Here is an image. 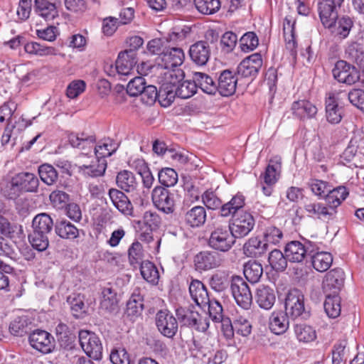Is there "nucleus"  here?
Wrapping results in <instances>:
<instances>
[{"label":"nucleus","mask_w":364,"mask_h":364,"mask_svg":"<svg viewBox=\"0 0 364 364\" xmlns=\"http://www.w3.org/2000/svg\"><path fill=\"white\" fill-rule=\"evenodd\" d=\"M232 230L226 224H214L208 240L209 246L218 251L228 252L235 242Z\"/></svg>","instance_id":"nucleus-1"},{"label":"nucleus","mask_w":364,"mask_h":364,"mask_svg":"<svg viewBox=\"0 0 364 364\" xmlns=\"http://www.w3.org/2000/svg\"><path fill=\"white\" fill-rule=\"evenodd\" d=\"M80 345L90 358L100 360L102 357V345L99 337L93 332L80 330L78 333Z\"/></svg>","instance_id":"nucleus-2"},{"label":"nucleus","mask_w":364,"mask_h":364,"mask_svg":"<svg viewBox=\"0 0 364 364\" xmlns=\"http://www.w3.org/2000/svg\"><path fill=\"white\" fill-rule=\"evenodd\" d=\"M230 289L237 304L248 310L252 304V295L247 283L241 277H232Z\"/></svg>","instance_id":"nucleus-3"},{"label":"nucleus","mask_w":364,"mask_h":364,"mask_svg":"<svg viewBox=\"0 0 364 364\" xmlns=\"http://www.w3.org/2000/svg\"><path fill=\"white\" fill-rule=\"evenodd\" d=\"M255 220L252 213L247 210L240 212L233 217L228 226L232 231L235 238H243L254 228Z\"/></svg>","instance_id":"nucleus-4"},{"label":"nucleus","mask_w":364,"mask_h":364,"mask_svg":"<svg viewBox=\"0 0 364 364\" xmlns=\"http://www.w3.org/2000/svg\"><path fill=\"white\" fill-rule=\"evenodd\" d=\"M166 88H163L161 91V105L166 107L171 105L176 97L181 99H188L192 97L196 92V86L194 80L182 81L178 86L177 89L173 91H165Z\"/></svg>","instance_id":"nucleus-5"},{"label":"nucleus","mask_w":364,"mask_h":364,"mask_svg":"<svg viewBox=\"0 0 364 364\" xmlns=\"http://www.w3.org/2000/svg\"><path fill=\"white\" fill-rule=\"evenodd\" d=\"M178 320L183 326L193 328L198 331L205 332L209 328V320L203 317L197 311L182 307L176 311Z\"/></svg>","instance_id":"nucleus-6"},{"label":"nucleus","mask_w":364,"mask_h":364,"mask_svg":"<svg viewBox=\"0 0 364 364\" xmlns=\"http://www.w3.org/2000/svg\"><path fill=\"white\" fill-rule=\"evenodd\" d=\"M285 312L293 319L304 318L306 312L304 307V296L297 289H290L285 298Z\"/></svg>","instance_id":"nucleus-7"},{"label":"nucleus","mask_w":364,"mask_h":364,"mask_svg":"<svg viewBox=\"0 0 364 364\" xmlns=\"http://www.w3.org/2000/svg\"><path fill=\"white\" fill-rule=\"evenodd\" d=\"M333 77L339 82L348 85H353L360 80V72L354 66L344 60H338L332 70Z\"/></svg>","instance_id":"nucleus-8"},{"label":"nucleus","mask_w":364,"mask_h":364,"mask_svg":"<svg viewBox=\"0 0 364 364\" xmlns=\"http://www.w3.org/2000/svg\"><path fill=\"white\" fill-rule=\"evenodd\" d=\"M151 198L154 205L159 210L166 214L174 211V194L166 188L161 186H156L152 191Z\"/></svg>","instance_id":"nucleus-9"},{"label":"nucleus","mask_w":364,"mask_h":364,"mask_svg":"<svg viewBox=\"0 0 364 364\" xmlns=\"http://www.w3.org/2000/svg\"><path fill=\"white\" fill-rule=\"evenodd\" d=\"M28 342L33 348L43 354L50 353L55 349V339L46 331H33L28 336Z\"/></svg>","instance_id":"nucleus-10"},{"label":"nucleus","mask_w":364,"mask_h":364,"mask_svg":"<svg viewBox=\"0 0 364 364\" xmlns=\"http://www.w3.org/2000/svg\"><path fill=\"white\" fill-rule=\"evenodd\" d=\"M155 322L159 331L167 338H173L178 331L177 319L168 310L159 311L156 314Z\"/></svg>","instance_id":"nucleus-11"},{"label":"nucleus","mask_w":364,"mask_h":364,"mask_svg":"<svg viewBox=\"0 0 364 364\" xmlns=\"http://www.w3.org/2000/svg\"><path fill=\"white\" fill-rule=\"evenodd\" d=\"M331 18L327 17V20H329L328 23H326L323 19H321L323 26L329 28L331 33L341 40L347 38L353 26L351 18L348 16L338 18V11H336V16L333 18L331 17Z\"/></svg>","instance_id":"nucleus-12"},{"label":"nucleus","mask_w":364,"mask_h":364,"mask_svg":"<svg viewBox=\"0 0 364 364\" xmlns=\"http://www.w3.org/2000/svg\"><path fill=\"white\" fill-rule=\"evenodd\" d=\"M185 54L181 48L167 46L157 58V63L166 70L178 67L183 63Z\"/></svg>","instance_id":"nucleus-13"},{"label":"nucleus","mask_w":364,"mask_h":364,"mask_svg":"<svg viewBox=\"0 0 364 364\" xmlns=\"http://www.w3.org/2000/svg\"><path fill=\"white\" fill-rule=\"evenodd\" d=\"M193 263L197 271L205 272L220 267L223 259L216 252L201 251L194 257Z\"/></svg>","instance_id":"nucleus-14"},{"label":"nucleus","mask_w":364,"mask_h":364,"mask_svg":"<svg viewBox=\"0 0 364 364\" xmlns=\"http://www.w3.org/2000/svg\"><path fill=\"white\" fill-rule=\"evenodd\" d=\"M263 64L262 55L255 53L245 58L237 67V73L244 77H255Z\"/></svg>","instance_id":"nucleus-15"},{"label":"nucleus","mask_w":364,"mask_h":364,"mask_svg":"<svg viewBox=\"0 0 364 364\" xmlns=\"http://www.w3.org/2000/svg\"><path fill=\"white\" fill-rule=\"evenodd\" d=\"M314 250L311 242H309L307 246H305L299 241H291L287 244L284 252L287 258L290 262H301L304 260L307 252L311 254Z\"/></svg>","instance_id":"nucleus-16"},{"label":"nucleus","mask_w":364,"mask_h":364,"mask_svg":"<svg viewBox=\"0 0 364 364\" xmlns=\"http://www.w3.org/2000/svg\"><path fill=\"white\" fill-rule=\"evenodd\" d=\"M344 272L341 269H333L325 276L323 289L326 294H338L343 286Z\"/></svg>","instance_id":"nucleus-17"},{"label":"nucleus","mask_w":364,"mask_h":364,"mask_svg":"<svg viewBox=\"0 0 364 364\" xmlns=\"http://www.w3.org/2000/svg\"><path fill=\"white\" fill-rule=\"evenodd\" d=\"M305 212L309 217L329 220L334 218L337 210H333L328 206L326 203L321 202H309L304 205Z\"/></svg>","instance_id":"nucleus-18"},{"label":"nucleus","mask_w":364,"mask_h":364,"mask_svg":"<svg viewBox=\"0 0 364 364\" xmlns=\"http://www.w3.org/2000/svg\"><path fill=\"white\" fill-rule=\"evenodd\" d=\"M237 83L236 74L229 70H225L220 73L218 77V85L216 84L217 92L224 97L231 96L235 92Z\"/></svg>","instance_id":"nucleus-19"},{"label":"nucleus","mask_w":364,"mask_h":364,"mask_svg":"<svg viewBox=\"0 0 364 364\" xmlns=\"http://www.w3.org/2000/svg\"><path fill=\"white\" fill-rule=\"evenodd\" d=\"M191 60L198 65H206L210 56V48L207 41H198L190 46L188 50Z\"/></svg>","instance_id":"nucleus-20"},{"label":"nucleus","mask_w":364,"mask_h":364,"mask_svg":"<svg viewBox=\"0 0 364 364\" xmlns=\"http://www.w3.org/2000/svg\"><path fill=\"white\" fill-rule=\"evenodd\" d=\"M293 116L301 120L314 118L317 114L318 109L316 105L306 100L294 101L291 106Z\"/></svg>","instance_id":"nucleus-21"},{"label":"nucleus","mask_w":364,"mask_h":364,"mask_svg":"<svg viewBox=\"0 0 364 364\" xmlns=\"http://www.w3.org/2000/svg\"><path fill=\"white\" fill-rule=\"evenodd\" d=\"M136 63V53L133 50H125L119 53L115 68L119 75L127 76L131 73Z\"/></svg>","instance_id":"nucleus-22"},{"label":"nucleus","mask_w":364,"mask_h":364,"mask_svg":"<svg viewBox=\"0 0 364 364\" xmlns=\"http://www.w3.org/2000/svg\"><path fill=\"white\" fill-rule=\"evenodd\" d=\"M109 196L114 206L126 216H134V209L128 197L121 191L111 188Z\"/></svg>","instance_id":"nucleus-23"},{"label":"nucleus","mask_w":364,"mask_h":364,"mask_svg":"<svg viewBox=\"0 0 364 364\" xmlns=\"http://www.w3.org/2000/svg\"><path fill=\"white\" fill-rule=\"evenodd\" d=\"M289 315L284 311H274L269 318V328L276 335L284 333L289 326Z\"/></svg>","instance_id":"nucleus-24"},{"label":"nucleus","mask_w":364,"mask_h":364,"mask_svg":"<svg viewBox=\"0 0 364 364\" xmlns=\"http://www.w3.org/2000/svg\"><path fill=\"white\" fill-rule=\"evenodd\" d=\"M245 204V196L242 193H237L230 201L221 206L220 209V215L223 217L228 218L230 215L233 217L240 212H245L246 211L243 209Z\"/></svg>","instance_id":"nucleus-25"},{"label":"nucleus","mask_w":364,"mask_h":364,"mask_svg":"<svg viewBox=\"0 0 364 364\" xmlns=\"http://www.w3.org/2000/svg\"><path fill=\"white\" fill-rule=\"evenodd\" d=\"M189 293L193 301L200 307L207 306L210 297L207 289L199 280H193L189 286Z\"/></svg>","instance_id":"nucleus-26"},{"label":"nucleus","mask_w":364,"mask_h":364,"mask_svg":"<svg viewBox=\"0 0 364 364\" xmlns=\"http://www.w3.org/2000/svg\"><path fill=\"white\" fill-rule=\"evenodd\" d=\"M183 77V73L181 70L170 69L164 73V79L162 80L161 85L159 88V102L161 103V91L163 88L165 91H173L177 89V86L182 82Z\"/></svg>","instance_id":"nucleus-27"},{"label":"nucleus","mask_w":364,"mask_h":364,"mask_svg":"<svg viewBox=\"0 0 364 364\" xmlns=\"http://www.w3.org/2000/svg\"><path fill=\"white\" fill-rule=\"evenodd\" d=\"M34 11L46 21H52L58 16L56 4L50 1L35 0Z\"/></svg>","instance_id":"nucleus-28"},{"label":"nucleus","mask_w":364,"mask_h":364,"mask_svg":"<svg viewBox=\"0 0 364 364\" xmlns=\"http://www.w3.org/2000/svg\"><path fill=\"white\" fill-rule=\"evenodd\" d=\"M206 218V210L201 205L193 206L188 209L184 215L186 223L191 228L201 227L205 224Z\"/></svg>","instance_id":"nucleus-29"},{"label":"nucleus","mask_w":364,"mask_h":364,"mask_svg":"<svg viewBox=\"0 0 364 364\" xmlns=\"http://www.w3.org/2000/svg\"><path fill=\"white\" fill-rule=\"evenodd\" d=\"M295 23L296 21L290 16L285 17L283 23V31L286 47L292 54H296L297 47L295 37Z\"/></svg>","instance_id":"nucleus-30"},{"label":"nucleus","mask_w":364,"mask_h":364,"mask_svg":"<svg viewBox=\"0 0 364 364\" xmlns=\"http://www.w3.org/2000/svg\"><path fill=\"white\" fill-rule=\"evenodd\" d=\"M256 301L260 308L270 309L276 300L274 291L269 287L260 285L256 291Z\"/></svg>","instance_id":"nucleus-31"},{"label":"nucleus","mask_w":364,"mask_h":364,"mask_svg":"<svg viewBox=\"0 0 364 364\" xmlns=\"http://www.w3.org/2000/svg\"><path fill=\"white\" fill-rule=\"evenodd\" d=\"M17 186L22 192H36L39 181L38 178L31 173L21 172L14 176Z\"/></svg>","instance_id":"nucleus-32"},{"label":"nucleus","mask_w":364,"mask_h":364,"mask_svg":"<svg viewBox=\"0 0 364 364\" xmlns=\"http://www.w3.org/2000/svg\"><path fill=\"white\" fill-rule=\"evenodd\" d=\"M268 244L263 242L259 237H250L244 245V253L250 257H257L267 251Z\"/></svg>","instance_id":"nucleus-33"},{"label":"nucleus","mask_w":364,"mask_h":364,"mask_svg":"<svg viewBox=\"0 0 364 364\" xmlns=\"http://www.w3.org/2000/svg\"><path fill=\"white\" fill-rule=\"evenodd\" d=\"M281 172L280 159L275 157L269 161L265 171L261 174L260 178L264 183L275 185L278 181Z\"/></svg>","instance_id":"nucleus-34"},{"label":"nucleus","mask_w":364,"mask_h":364,"mask_svg":"<svg viewBox=\"0 0 364 364\" xmlns=\"http://www.w3.org/2000/svg\"><path fill=\"white\" fill-rule=\"evenodd\" d=\"M117 184L119 188L128 192L135 193L139 183L131 171L124 170L120 171L117 176Z\"/></svg>","instance_id":"nucleus-35"},{"label":"nucleus","mask_w":364,"mask_h":364,"mask_svg":"<svg viewBox=\"0 0 364 364\" xmlns=\"http://www.w3.org/2000/svg\"><path fill=\"white\" fill-rule=\"evenodd\" d=\"M193 79L196 88H200L203 92L208 95H215L217 92L216 83L208 75L204 73L195 72L193 74Z\"/></svg>","instance_id":"nucleus-36"},{"label":"nucleus","mask_w":364,"mask_h":364,"mask_svg":"<svg viewBox=\"0 0 364 364\" xmlns=\"http://www.w3.org/2000/svg\"><path fill=\"white\" fill-rule=\"evenodd\" d=\"M344 0H323L318 4V14L320 19H323L326 23L329 22L327 17L330 19L331 17L336 16V11L340 8L343 3Z\"/></svg>","instance_id":"nucleus-37"},{"label":"nucleus","mask_w":364,"mask_h":364,"mask_svg":"<svg viewBox=\"0 0 364 364\" xmlns=\"http://www.w3.org/2000/svg\"><path fill=\"white\" fill-rule=\"evenodd\" d=\"M348 195L347 189L344 186H338L335 188H331V191L326 195L325 200L328 206L336 210V208L346 198Z\"/></svg>","instance_id":"nucleus-38"},{"label":"nucleus","mask_w":364,"mask_h":364,"mask_svg":"<svg viewBox=\"0 0 364 364\" xmlns=\"http://www.w3.org/2000/svg\"><path fill=\"white\" fill-rule=\"evenodd\" d=\"M143 297L139 293L134 292L127 303L126 314L131 320L141 315L144 309Z\"/></svg>","instance_id":"nucleus-39"},{"label":"nucleus","mask_w":364,"mask_h":364,"mask_svg":"<svg viewBox=\"0 0 364 364\" xmlns=\"http://www.w3.org/2000/svg\"><path fill=\"white\" fill-rule=\"evenodd\" d=\"M31 321L26 315L15 317L10 323L9 332L15 336H23L30 330Z\"/></svg>","instance_id":"nucleus-40"},{"label":"nucleus","mask_w":364,"mask_h":364,"mask_svg":"<svg viewBox=\"0 0 364 364\" xmlns=\"http://www.w3.org/2000/svg\"><path fill=\"white\" fill-rule=\"evenodd\" d=\"M55 231L63 239L74 240L79 237V230L66 220L57 222L55 225Z\"/></svg>","instance_id":"nucleus-41"},{"label":"nucleus","mask_w":364,"mask_h":364,"mask_svg":"<svg viewBox=\"0 0 364 364\" xmlns=\"http://www.w3.org/2000/svg\"><path fill=\"white\" fill-rule=\"evenodd\" d=\"M53 227V221L47 213H40L32 221L33 232L48 235Z\"/></svg>","instance_id":"nucleus-42"},{"label":"nucleus","mask_w":364,"mask_h":364,"mask_svg":"<svg viewBox=\"0 0 364 364\" xmlns=\"http://www.w3.org/2000/svg\"><path fill=\"white\" fill-rule=\"evenodd\" d=\"M311 264L318 272H323L329 269L333 262V257L328 252H317L311 253Z\"/></svg>","instance_id":"nucleus-43"},{"label":"nucleus","mask_w":364,"mask_h":364,"mask_svg":"<svg viewBox=\"0 0 364 364\" xmlns=\"http://www.w3.org/2000/svg\"><path fill=\"white\" fill-rule=\"evenodd\" d=\"M107 168V161L105 159H100L95 156V160L92 161L90 164H83L80 167L85 175L91 177L102 176Z\"/></svg>","instance_id":"nucleus-44"},{"label":"nucleus","mask_w":364,"mask_h":364,"mask_svg":"<svg viewBox=\"0 0 364 364\" xmlns=\"http://www.w3.org/2000/svg\"><path fill=\"white\" fill-rule=\"evenodd\" d=\"M326 112L327 120L332 124H337L342 119V109L338 107L333 95H329L326 100Z\"/></svg>","instance_id":"nucleus-45"},{"label":"nucleus","mask_w":364,"mask_h":364,"mask_svg":"<svg viewBox=\"0 0 364 364\" xmlns=\"http://www.w3.org/2000/svg\"><path fill=\"white\" fill-rule=\"evenodd\" d=\"M118 149V144L112 139L107 138L99 141L95 146V156L100 159H106Z\"/></svg>","instance_id":"nucleus-46"},{"label":"nucleus","mask_w":364,"mask_h":364,"mask_svg":"<svg viewBox=\"0 0 364 364\" xmlns=\"http://www.w3.org/2000/svg\"><path fill=\"white\" fill-rule=\"evenodd\" d=\"M324 310L330 318H337L341 314V298L338 294H326Z\"/></svg>","instance_id":"nucleus-47"},{"label":"nucleus","mask_w":364,"mask_h":364,"mask_svg":"<svg viewBox=\"0 0 364 364\" xmlns=\"http://www.w3.org/2000/svg\"><path fill=\"white\" fill-rule=\"evenodd\" d=\"M24 50L28 54L41 57L56 55V49L54 47L46 46L34 41L25 44Z\"/></svg>","instance_id":"nucleus-48"},{"label":"nucleus","mask_w":364,"mask_h":364,"mask_svg":"<svg viewBox=\"0 0 364 364\" xmlns=\"http://www.w3.org/2000/svg\"><path fill=\"white\" fill-rule=\"evenodd\" d=\"M243 273L251 283L257 282L263 273V268L260 263L256 261H249L244 265Z\"/></svg>","instance_id":"nucleus-49"},{"label":"nucleus","mask_w":364,"mask_h":364,"mask_svg":"<svg viewBox=\"0 0 364 364\" xmlns=\"http://www.w3.org/2000/svg\"><path fill=\"white\" fill-rule=\"evenodd\" d=\"M117 294L111 288H104L102 291L100 306L107 311H114L117 308Z\"/></svg>","instance_id":"nucleus-50"},{"label":"nucleus","mask_w":364,"mask_h":364,"mask_svg":"<svg viewBox=\"0 0 364 364\" xmlns=\"http://www.w3.org/2000/svg\"><path fill=\"white\" fill-rule=\"evenodd\" d=\"M294 333L300 342L309 343L316 338V331L311 326L299 323L294 326Z\"/></svg>","instance_id":"nucleus-51"},{"label":"nucleus","mask_w":364,"mask_h":364,"mask_svg":"<svg viewBox=\"0 0 364 364\" xmlns=\"http://www.w3.org/2000/svg\"><path fill=\"white\" fill-rule=\"evenodd\" d=\"M307 185L311 193L318 198H324L332 188V186L328 181L314 178H311Z\"/></svg>","instance_id":"nucleus-52"},{"label":"nucleus","mask_w":364,"mask_h":364,"mask_svg":"<svg viewBox=\"0 0 364 364\" xmlns=\"http://www.w3.org/2000/svg\"><path fill=\"white\" fill-rule=\"evenodd\" d=\"M196 9L202 14L211 15L220 9V0H194Z\"/></svg>","instance_id":"nucleus-53"},{"label":"nucleus","mask_w":364,"mask_h":364,"mask_svg":"<svg viewBox=\"0 0 364 364\" xmlns=\"http://www.w3.org/2000/svg\"><path fill=\"white\" fill-rule=\"evenodd\" d=\"M141 274L149 283L157 284L159 274L156 267L149 261H145L140 264Z\"/></svg>","instance_id":"nucleus-54"},{"label":"nucleus","mask_w":364,"mask_h":364,"mask_svg":"<svg viewBox=\"0 0 364 364\" xmlns=\"http://www.w3.org/2000/svg\"><path fill=\"white\" fill-rule=\"evenodd\" d=\"M287 259L286 255L279 250H272L268 257L269 265L277 272H282L287 268Z\"/></svg>","instance_id":"nucleus-55"},{"label":"nucleus","mask_w":364,"mask_h":364,"mask_svg":"<svg viewBox=\"0 0 364 364\" xmlns=\"http://www.w3.org/2000/svg\"><path fill=\"white\" fill-rule=\"evenodd\" d=\"M159 183L165 187L174 186L178 182V173L171 168H164L158 173Z\"/></svg>","instance_id":"nucleus-56"},{"label":"nucleus","mask_w":364,"mask_h":364,"mask_svg":"<svg viewBox=\"0 0 364 364\" xmlns=\"http://www.w3.org/2000/svg\"><path fill=\"white\" fill-rule=\"evenodd\" d=\"M38 174L41 181L48 186L53 185L58 179L57 171L48 164L39 166Z\"/></svg>","instance_id":"nucleus-57"},{"label":"nucleus","mask_w":364,"mask_h":364,"mask_svg":"<svg viewBox=\"0 0 364 364\" xmlns=\"http://www.w3.org/2000/svg\"><path fill=\"white\" fill-rule=\"evenodd\" d=\"M128 257L131 265H140L143 262L144 250L142 245L138 242H134L128 250Z\"/></svg>","instance_id":"nucleus-58"},{"label":"nucleus","mask_w":364,"mask_h":364,"mask_svg":"<svg viewBox=\"0 0 364 364\" xmlns=\"http://www.w3.org/2000/svg\"><path fill=\"white\" fill-rule=\"evenodd\" d=\"M31 246L39 252L46 250L49 245L48 235L33 232L28 235Z\"/></svg>","instance_id":"nucleus-59"},{"label":"nucleus","mask_w":364,"mask_h":364,"mask_svg":"<svg viewBox=\"0 0 364 364\" xmlns=\"http://www.w3.org/2000/svg\"><path fill=\"white\" fill-rule=\"evenodd\" d=\"M228 275L225 272H217L210 279V285L215 291H223L228 286Z\"/></svg>","instance_id":"nucleus-60"},{"label":"nucleus","mask_w":364,"mask_h":364,"mask_svg":"<svg viewBox=\"0 0 364 364\" xmlns=\"http://www.w3.org/2000/svg\"><path fill=\"white\" fill-rule=\"evenodd\" d=\"M258 44L259 39L254 32H247L240 39V47L245 53L255 50Z\"/></svg>","instance_id":"nucleus-61"},{"label":"nucleus","mask_w":364,"mask_h":364,"mask_svg":"<svg viewBox=\"0 0 364 364\" xmlns=\"http://www.w3.org/2000/svg\"><path fill=\"white\" fill-rule=\"evenodd\" d=\"M109 359L112 364H132L129 354L123 347L113 348Z\"/></svg>","instance_id":"nucleus-62"},{"label":"nucleus","mask_w":364,"mask_h":364,"mask_svg":"<svg viewBox=\"0 0 364 364\" xmlns=\"http://www.w3.org/2000/svg\"><path fill=\"white\" fill-rule=\"evenodd\" d=\"M265 242L277 245L280 242L283 238L282 231L277 227L269 225L265 228L263 232Z\"/></svg>","instance_id":"nucleus-63"},{"label":"nucleus","mask_w":364,"mask_h":364,"mask_svg":"<svg viewBox=\"0 0 364 364\" xmlns=\"http://www.w3.org/2000/svg\"><path fill=\"white\" fill-rule=\"evenodd\" d=\"M203 203L211 210H216L221 208L222 200L219 198L215 191L212 190L205 191L201 196Z\"/></svg>","instance_id":"nucleus-64"}]
</instances>
